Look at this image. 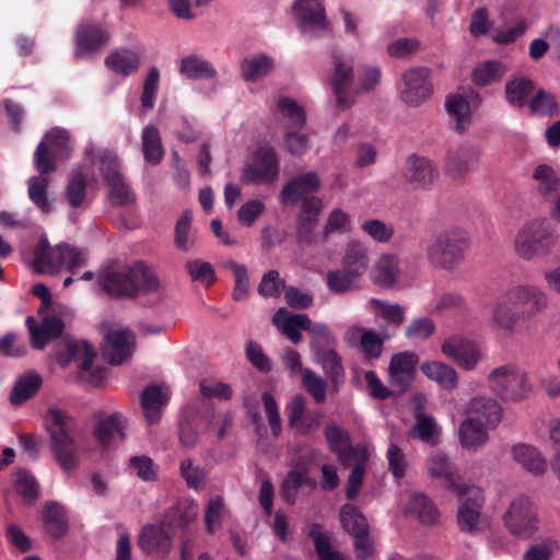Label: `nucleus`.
<instances>
[{
	"mask_svg": "<svg viewBox=\"0 0 560 560\" xmlns=\"http://www.w3.org/2000/svg\"><path fill=\"white\" fill-rule=\"evenodd\" d=\"M77 55L93 52L106 46L108 33L98 23L85 22L78 25L75 31Z\"/></svg>",
	"mask_w": 560,
	"mask_h": 560,
	"instance_id": "obj_24",
	"label": "nucleus"
},
{
	"mask_svg": "<svg viewBox=\"0 0 560 560\" xmlns=\"http://www.w3.org/2000/svg\"><path fill=\"white\" fill-rule=\"evenodd\" d=\"M459 441L464 448L476 450L488 441V432L482 422L467 417L459 427Z\"/></svg>",
	"mask_w": 560,
	"mask_h": 560,
	"instance_id": "obj_36",
	"label": "nucleus"
},
{
	"mask_svg": "<svg viewBox=\"0 0 560 560\" xmlns=\"http://www.w3.org/2000/svg\"><path fill=\"white\" fill-rule=\"evenodd\" d=\"M359 278L346 270L343 267L340 269L331 270L327 273V287L336 294H342L351 291Z\"/></svg>",
	"mask_w": 560,
	"mask_h": 560,
	"instance_id": "obj_59",
	"label": "nucleus"
},
{
	"mask_svg": "<svg viewBox=\"0 0 560 560\" xmlns=\"http://www.w3.org/2000/svg\"><path fill=\"white\" fill-rule=\"evenodd\" d=\"M311 337V351L316 354L320 351L336 347V338L325 324H313L312 322L306 328Z\"/></svg>",
	"mask_w": 560,
	"mask_h": 560,
	"instance_id": "obj_55",
	"label": "nucleus"
},
{
	"mask_svg": "<svg viewBox=\"0 0 560 560\" xmlns=\"http://www.w3.org/2000/svg\"><path fill=\"white\" fill-rule=\"evenodd\" d=\"M410 436L420 441L435 445L439 442V431L436 422L432 417L420 416L410 430Z\"/></svg>",
	"mask_w": 560,
	"mask_h": 560,
	"instance_id": "obj_58",
	"label": "nucleus"
},
{
	"mask_svg": "<svg viewBox=\"0 0 560 560\" xmlns=\"http://www.w3.org/2000/svg\"><path fill=\"white\" fill-rule=\"evenodd\" d=\"M202 417V411L194 407L192 405H188L184 410L183 418L179 423V441L186 447H192L198 441V431L195 428V422L197 419Z\"/></svg>",
	"mask_w": 560,
	"mask_h": 560,
	"instance_id": "obj_49",
	"label": "nucleus"
},
{
	"mask_svg": "<svg viewBox=\"0 0 560 560\" xmlns=\"http://www.w3.org/2000/svg\"><path fill=\"white\" fill-rule=\"evenodd\" d=\"M185 269L194 281L202 282L206 285H211L217 280L214 269L210 262L200 259L188 260L185 264Z\"/></svg>",
	"mask_w": 560,
	"mask_h": 560,
	"instance_id": "obj_61",
	"label": "nucleus"
},
{
	"mask_svg": "<svg viewBox=\"0 0 560 560\" xmlns=\"http://www.w3.org/2000/svg\"><path fill=\"white\" fill-rule=\"evenodd\" d=\"M199 389L202 398L191 405L202 411V417L206 421V428L210 429L215 424V413L212 404L208 401V399L214 397L221 400H229L232 396V389L228 384H209L206 381L200 382Z\"/></svg>",
	"mask_w": 560,
	"mask_h": 560,
	"instance_id": "obj_22",
	"label": "nucleus"
},
{
	"mask_svg": "<svg viewBox=\"0 0 560 560\" xmlns=\"http://www.w3.org/2000/svg\"><path fill=\"white\" fill-rule=\"evenodd\" d=\"M458 493V512L457 520L459 528L463 532L476 533L478 530V524L483 506L485 498L482 490L478 487L471 486L459 490H455Z\"/></svg>",
	"mask_w": 560,
	"mask_h": 560,
	"instance_id": "obj_14",
	"label": "nucleus"
},
{
	"mask_svg": "<svg viewBox=\"0 0 560 560\" xmlns=\"http://www.w3.org/2000/svg\"><path fill=\"white\" fill-rule=\"evenodd\" d=\"M100 171L108 187V197L113 206L125 207L135 202L136 196L121 174L116 156L104 155L101 159Z\"/></svg>",
	"mask_w": 560,
	"mask_h": 560,
	"instance_id": "obj_11",
	"label": "nucleus"
},
{
	"mask_svg": "<svg viewBox=\"0 0 560 560\" xmlns=\"http://www.w3.org/2000/svg\"><path fill=\"white\" fill-rule=\"evenodd\" d=\"M225 268L230 269L235 278L233 299L235 301L243 300L249 288V277L246 266L234 260H229L225 262Z\"/></svg>",
	"mask_w": 560,
	"mask_h": 560,
	"instance_id": "obj_62",
	"label": "nucleus"
},
{
	"mask_svg": "<svg viewBox=\"0 0 560 560\" xmlns=\"http://www.w3.org/2000/svg\"><path fill=\"white\" fill-rule=\"evenodd\" d=\"M275 68V60L266 54H256L245 57L240 63L241 78L245 82H256L270 74Z\"/></svg>",
	"mask_w": 560,
	"mask_h": 560,
	"instance_id": "obj_30",
	"label": "nucleus"
},
{
	"mask_svg": "<svg viewBox=\"0 0 560 560\" xmlns=\"http://www.w3.org/2000/svg\"><path fill=\"white\" fill-rule=\"evenodd\" d=\"M105 65L116 73L130 75L139 67V57L135 51L124 49L106 57Z\"/></svg>",
	"mask_w": 560,
	"mask_h": 560,
	"instance_id": "obj_51",
	"label": "nucleus"
},
{
	"mask_svg": "<svg viewBox=\"0 0 560 560\" xmlns=\"http://www.w3.org/2000/svg\"><path fill=\"white\" fill-rule=\"evenodd\" d=\"M451 118L454 119V129L463 133L470 125V106L463 95H453L447 98L445 104Z\"/></svg>",
	"mask_w": 560,
	"mask_h": 560,
	"instance_id": "obj_46",
	"label": "nucleus"
},
{
	"mask_svg": "<svg viewBox=\"0 0 560 560\" xmlns=\"http://www.w3.org/2000/svg\"><path fill=\"white\" fill-rule=\"evenodd\" d=\"M88 180L85 175L78 171L73 172L68 179L65 196L71 208H80L86 198Z\"/></svg>",
	"mask_w": 560,
	"mask_h": 560,
	"instance_id": "obj_54",
	"label": "nucleus"
},
{
	"mask_svg": "<svg viewBox=\"0 0 560 560\" xmlns=\"http://www.w3.org/2000/svg\"><path fill=\"white\" fill-rule=\"evenodd\" d=\"M179 72L190 80L213 79L217 77V70L207 60L190 55L180 60Z\"/></svg>",
	"mask_w": 560,
	"mask_h": 560,
	"instance_id": "obj_44",
	"label": "nucleus"
},
{
	"mask_svg": "<svg viewBox=\"0 0 560 560\" xmlns=\"http://www.w3.org/2000/svg\"><path fill=\"white\" fill-rule=\"evenodd\" d=\"M334 73L330 79V86L336 97L337 107L341 110L349 108L354 100L350 94L353 82L352 65L345 61L340 56H332Z\"/></svg>",
	"mask_w": 560,
	"mask_h": 560,
	"instance_id": "obj_16",
	"label": "nucleus"
},
{
	"mask_svg": "<svg viewBox=\"0 0 560 560\" xmlns=\"http://www.w3.org/2000/svg\"><path fill=\"white\" fill-rule=\"evenodd\" d=\"M167 404V397L156 384L147 386L141 394V406L145 420L152 424L160 420L161 408Z\"/></svg>",
	"mask_w": 560,
	"mask_h": 560,
	"instance_id": "obj_34",
	"label": "nucleus"
},
{
	"mask_svg": "<svg viewBox=\"0 0 560 560\" xmlns=\"http://www.w3.org/2000/svg\"><path fill=\"white\" fill-rule=\"evenodd\" d=\"M47 175L32 176L27 180V195L34 206L43 213H50L54 210L52 202L48 198L49 180Z\"/></svg>",
	"mask_w": 560,
	"mask_h": 560,
	"instance_id": "obj_41",
	"label": "nucleus"
},
{
	"mask_svg": "<svg viewBox=\"0 0 560 560\" xmlns=\"http://www.w3.org/2000/svg\"><path fill=\"white\" fill-rule=\"evenodd\" d=\"M142 152L145 162L158 165L164 156V148L158 128L153 125L142 130Z\"/></svg>",
	"mask_w": 560,
	"mask_h": 560,
	"instance_id": "obj_45",
	"label": "nucleus"
},
{
	"mask_svg": "<svg viewBox=\"0 0 560 560\" xmlns=\"http://www.w3.org/2000/svg\"><path fill=\"white\" fill-rule=\"evenodd\" d=\"M108 349L106 357L112 365H119L132 354L135 335L129 329H117L107 332Z\"/></svg>",
	"mask_w": 560,
	"mask_h": 560,
	"instance_id": "obj_25",
	"label": "nucleus"
},
{
	"mask_svg": "<svg viewBox=\"0 0 560 560\" xmlns=\"http://www.w3.org/2000/svg\"><path fill=\"white\" fill-rule=\"evenodd\" d=\"M534 179L538 183L539 194L546 198H555L560 189V179L555 170L546 164L538 165L533 174Z\"/></svg>",
	"mask_w": 560,
	"mask_h": 560,
	"instance_id": "obj_50",
	"label": "nucleus"
},
{
	"mask_svg": "<svg viewBox=\"0 0 560 560\" xmlns=\"http://www.w3.org/2000/svg\"><path fill=\"white\" fill-rule=\"evenodd\" d=\"M320 187V179L316 172H307L293 177L280 191V201L285 206H295L310 199H318L314 196Z\"/></svg>",
	"mask_w": 560,
	"mask_h": 560,
	"instance_id": "obj_15",
	"label": "nucleus"
},
{
	"mask_svg": "<svg viewBox=\"0 0 560 560\" xmlns=\"http://www.w3.org/2000/svg\"><path fill=\"white\" fill-rule=\"evenodd\" d=\"M503 521L508 530L522 539L532 537L539 528L537 508L530 498L524 494L513 499Z\"/></svg>",
	"mask_w": 560,
	"mask_h": 560,
	"instance_id": "obj_9",
	"label": "nucleus"
},
{
	"mask_svg": "<svg viewBox=\"0 0 560 560\" xmlns=\"http://www.w3.org/2000/svg\"><path fill=\"white\" fill-rule=\"evenodd\" d=\"M399 275V261L394 255H383L372 270V279L375 284L383 288L393 287Z\"/></svg>",
	"mask_w": 560,
	"mask_h": 560,
	"instance_id": "obj_38",
	"label": "nucleus"
},
{
	"mask_svg": "<svg viewBox=\"0 0 560 560\" xmlns=\"http://www.w3.org/2000/svg\"><path fill=\"white\" fill-rule=\"evenodd\" d=\"M42 386V377L36 373L20 377L10 393V402L19 406L33 397Z\"/></svg>",
	"mask_w": 560,
	"mask_h": 560,
	"instance_id": "obj_48",
	"label": "nucleus"
},
{
	"mask_svg": "<svg viewBox=\"0 0 560 560\" xmlns=\"http://www.w3.org/2000/svg\"><path fill=\"white\" fill-rule=\"evenodd\" d=\"M467 247V234L457 228L448 229L428 244L427 258L434 268L450 271L463 262Z\"/></svg>",
	"mask_w": 560,
	"mask_h": 560,
	"instance_id": "obj_5",
	"label": "nucleus"
},
{
	"mask_svg": "<svg viewBox=\"0 0 560 560\" xmlns=\"http://www.w3.org/2000/svg\"><path fill=\"white\" fill-rule=\"evenodd\" d=\"M279 175V158L273 147L262 144L254 153L253 163L242 170L246 185L272 184Z\"/></svg>",
	"mask_w": 560,
	"mask_h": 560,
	"instance_id": "obj_10",
	"label": "nucleus"
},
{
	"mask_svg": "<svg viewBox=\"0 0 560 560\" xmlns=\"http://www.w3.org/2000/svg\"><path fill=\"white\" fill-rule=\"evenodd\" d=\"M272 323L281 334L298 345L302 341L301 330L308 328L311 318L306 314L287 315L285 310L280 308L275 313Z\"/></svg>",
	"mask_w": 560,
	"mask_h": 560,
	"instance_id": "obj_26",
	"label": "nucleus"
},
{
	"mask_svg": "<svg viewBox=\"0 0 560 560\" xmlns=\"http://www.w3.org/2000/svg\"><path fill=\"white\" fill-rule=\"evenodd\" d=\"M324 435L330 451L337 454L340 460H346L353 456L351 440L345 429L336 424H328L324 429Z\"/></svg>",
	"mask_w": 560,
	"mask_h": 560,
	"instance_id": "obj_37",
	"label": "nucleus"
},
{
	"mask_svg": "<svg viewBox=\"0 0 560 560\" xmlns=\"http://www.w3.org/2000/svg\"><path fill=\"white\" fill-rule=\"evenodd\" d=\"M67 355L58 354L57 361L61 366H67L71 360H80V370L88 373V382L93 386H98L106 377L105 368L92 369L96 351L86 340H67Z\"/></svg>",
	"mask_w": 560,
	"mask_h": 560,
	"instance_id": "obj_12",
	"label": "nucleus"
},
{
	"mask_svg": "<svg viewBox=\"0 0 560 560\" xmlns=\"http://www.w3.org/2000/svg\"><path fill=\"white\" fill-rule=\"evenodd\" d=\"M129 468L143 481H154L158 478V467L147 455L130 457Z\"/></svg>",
	"mask_w": 560,
	"mask_h": 560,
	"instance_id": "obj_63",
	"label": "nucleus"
},
{
	"mask_svg": "<svg viewBox=\"0 0 560 560\" xmlns=\"http://www.w3.org/2000/svg\"><path fill=\"white\" fill-rule=\"evenodd\" d=\"M401 80L400 97L407 105L418 107L430 98L433 86L428 68L408 69L402 73Z\"/></svg>",
	"mask_w": 560,
	"mask_h": 560,
	"instance_id": "obj_13",
	"label": "nucleus"
},
{
	"mask_svg": "<svg viewBox=\"0 0 560 560\" xmlns=\"http://www.w3.org/2000/svg\"><path fill=\"white\" fill-rule=\"evenodd\" d=\"M467 413L485 425L495 427L501 421L502 409L495 399L480 396L469 401Z\"/></svg>",
	"mask_w": 560,
	"mask_h": 560,
	"instance_id": "obj_28",
	"label": "nucleus"
},
{
	"mask_svg": "<svg viewBox=\"0 0 560 560\" xmlns=\"http://www.w3.org/2000/svg\"><path fill=\"white\" fill-rule=\"evenodd\" d=\"M44 424L49 434L50 451L56 463L65 472L77 470L79 451L73 438L77 420L68 411L50 407L44 417Z\"/></svg>",
	"mask_w": 560,
	"mask_h": 560,
	"instance_id": "obj_3",
	"label": "nucleus"
},
{
	"mask_svg": "<svg viewBox=\"0 0 560 560\" xmlns=\"http://www.w3.org/2000/svg\"><path fill=\"white\" fill-rule=\"evenodd\" d=\"M423 374L436 382L442 388L452 390L457 386L458 377L456 371L439 361L427 362L421 365Z\"/></svg>",
	"mask_w": 560,
	"mask_h": 560,
	"instance_id": "obj_39",
	"label": "nucleus"
},
{
	"mask_svg": "<svg viewBox=\"0 0 560 560\" xmlns=\"http://www.w3.org/2000/svg\"><path fill=\"white\" fill-rule=\"evenodd\" d=\"M343 268L360 278L368 268L365 249L359 243H350L343 256Z\"/></svg>",
	"mask_w": 560,
	"mask_h": 560,
	"instance_id": "obj_57",
	"label": "nucleus"
},
{
	"mask_svg": "<svg viewBox=\"0 0 560 560\" xmlns=\"http://www.w3.org/2000/svg\"><path fill=\"white\" fill-rule=\"evenodd\" d=\"M427 468L432 477H442L447 489L459 490V477L454 471L453 465L445 453L436 452L432 454L427 462Z\"/></svg>",
	"mask_w": 560,
	"mask_h": 560,
	"instance_id": "obj_33",
	"label": "nucleus"
},
{
	"mask_svg": "<svg viewBox=\"0 0 560 560\" xmlns=\"http://www.w3.org/2000/svg\"><path fill=\"white\" fill-rule=\"evenodd\" d=\"M479 158L480 151L478 148L460 145L448 151L445 170L452 177L463 178L478 164Z\"/></svg>",
	"mask_w": 560,
	"mask_h": 560,
	"instance_id": "obj_21",
	"label": "nucleus"
},
{
	"mask_svg": "<svg viewBox=\"0 0 560 560\" xmlns=\"http://www.w3.org/2000/svg\"><path fill=\"white\" fill-rule=\"evenodd\" d=\"M534 89L535 85L532 80L524 77L514 78L505 83V98L511 106L523 108Z\"/></svg>",
	"mask_w": 560,
	"mask_h": 560,
	"instance_id": "obj_43",
	"label": "nucleus"
},
{
	"mask_svg": "<svg viewBox=\"0 0 560 560\" xmlns=\"http://www.w3.org/2000/svg\"><path fill=\"white\" fill-rule=\"evenodd\" d=\"M488 380L491 390L505 401H521L532 390L526 372L515 364L494 369Z\"/></svg>",
	"mask_w": 560,
	"mask_h": 560,
	"instance_id": "obj_8",
	"label": "nucleus"
},
{
	"mask_svg": "<svg viewBox=\"0 0 560 560\" xmlns=\"http://www.w3.org/2000/svg\"><path fill=\"white\" fill-rule=\"evenodd\" d=\"M278 109L290 120L292 126H304L306 121V113L293 98L288 96L280 97L278 101Z\"/></svg>",
	"mask_w": 560,
	"mask_h": 560,
	"instance_id": "obj_64",
	"label": "nucleus"
},
{
	"mask_svg": "<svg viewBox=\"0 0 560 560\" xmlns=\"http://www.w3.org/2000/svg\"><path fill=\"white\" fill-rule=\"evenodd\" d=\"M322 210L320 199H310L301 205L296 218L298 242L311 245L315 242V230L318 224V215Z\"/></svg>",
	"mask_w": 560,
	"mask_h": 560,
	"instance_id": "obj_19",
	"label": "nucleus"
},
{
	"mask_svg": "<svg viewBox=\"0 0 560 560\" xmlns=\"http://www.w3.org/2000/svg\"><path fill=\"white\" fill-rule=\"evenodd\" d=\"M340 521L343 529L352 537L370 534V526L364 514L358 506L346 503L340 509Z\"/></svg>",
	"mask_w": 560,
	"mask_h": 560,
	"instance_id": "obj_40",
	"label": "nucleus"
},
{
	"mask_svg": "<svg viewBox=\"0 0 560 560\" xmlns=\"http://www.w3.org/2000/svg\"><path fill=\"white\" fill-rule=\"evenodd\" d=\"M442 351L465 370H472L480 359L477 346L458 336L446 339L442 345Z\"/></svg>",
	"mask_w": 560,
	"mask_h": 560,
	"instance_id": "obj_20",
	"label": "nucleus"
},
{
	"mask_svg": "<svg viewBox=\"0 0 560 560\" xmlns=\"http://www.w3.org/2000/svg\"><path fill=\"white\" fill-rule=\"evenodd\" d=\"M126 420L119 412H113L106 417L100 418L94 428L93 436L97 444L107 448L117 439L125 440Z\"/></svg>",
	"mask_w": 560,
	"mask_h": 560,
	"instance_id": "obj_23",
	"label": "nucleus"
},
{
	"mask_svg": "<svg viewBox=\"0 0 560 560\" xmlns=\"http://www.w3.org/2000/svg\"><path fill=\"white\" fill-rule=\"evenodd\" d=\"M408 512L415 514L422 524L432 525L439 518L433 503L422 493L413 494L408 503Z\"/></svg>",
	"mask_w": 560,
	"mask_h": 560,
	"instance_id": "obj_52",
	"label": "nucleus"
},
{
	"mask_svg": "<svg viewBox=\"0 0 560 560\" xmlns=\"http://www.w3.org/2000/svg\"><path fill=\"white\" fill-rule=\"evenodd\" d=\"M505 72L504 65L499 60H488L472 71V82L479 86H486L501 79Z\"/></svg>",
	"mask_w": 560,
	"mask_h": 560,
	"instance_id": "obj_56",
	"label": "nucleus"
},
{
	"mask_svg": "<svg viewBox=\"0 0 560 560\" xmlns=\"http://www.w3.org/2000/svg\"><path fill=\"white\" fill-rule=\"evenodd\" d=\"M192 213L190 210H185L178 218L174 229V244L175 247L184 253H187L195 243V237L191 232Z\"/></svg>",
	"mask_w": 560,
	"mask_h": 560,
	"instance_id": "obj_53",
	"label": "nucleus"
},
{
	"mask_svg": "<svg viewBox=\"0 0 560 560\" xmlns=\"http://www.w3.org/2000/svg\"><path fill=\"white\" fill-rule=\"evenodd\" d=\"M548 305L546 294L536 285L520 284L509 289L494 304L492 320L497 328L511 335L518 323L540 314Z\"/></svg>",
	"mask_w": 560,
	"mask_h": 560,
	"instance_id": "obj_2",
	"label": "nucleus"
},
{
	"mask_svg": "<svg viewBox=\"0 0 560 560\" xmlns=\"http://www.w3.org/2000/svg\"><path fill=\"white\" fill-rule=\"evenodd\" d=\"M96 284L108 298L126 300L155 293L160 288V280L152 267L137 260L124 268L102 269L96 276Z\"/></svg>",
	"mask_w": 560,
	"mask_h": 560,
	"instance_id": "obj_1",
	"label": "nucleus"
},
{
	"mask_svg": "<svg viewBox=\"0 0 560 560\" xmlns=\"http://www.w3.org/2000/svg\"><path fill=\"white\" fill-rule=\"evenodd\" d=\"M196 516L197 506L195 504L178 503L164 513L162 525L170 529L185 528Z\"/></svg>",
	"mask_w": 560,
	"mask_h": 560,
	"instance_id": "obj_42",
	"label": "nucleus"
},
{
	"mask_svg": "<svg viewBox=\"0 0 560 560\" xmlns=\"http://www.w3.org/2000/svg\"><path fill=\"white\" fill-rule=\"evenodd\" d=\"M293 12L302 32L328 28L322 0H296L293 4Z\"/></svg>",
	"mask_w": 560,
	"mask_h": 560,
	"instance_id": "obj_18",
	"label": "nucleus"
},
{
	"mask_svg": "<svg viewBox=\"0 0 560 560\" xmlns=\"http://www.w3.org/2000/svg\"><path fill=\"white\" fill-rule=\"evenodd\" d=\"M303 486L315 488L316 481L307 476V470L303 465H296L288 472L281 483L280 494L282 500L285 503L293 505L296 501L298 493Z\"/></svg>",
	"mask_w": 560,
	"mask_h": 560,
	"instance_id": "obj_29",
	"label": "nucleus"
},
{
	"mask_svg": "<svg viewBox=\"0 0 560 560\" xmlns=\"http://www.w3.org/2000/svg\"><path fill=\"white\" fill-rule=\"evenodd\" d=\"M404 178L415 189H428L438 177V170L424 156L410 155L404 166Z\"/></svg>",
	"mask_w": 560,
	"mask_h": 560,
	"instance_id": "obj_17",
	"label": "nucleus"
},
{
	"mask_svg": "<svg viewBox=\"0 0 560 560\" xmlns=\"http://www.w3.org/2000/svg\"><path fill=\"white\" fill-rule=\"evenodd\" d=\"M307 536L314 544L317 560H347L342 552L334 549L329 534L323 530L320 524H312Z\"/></svg>",
	"mask_w": 560,
	"mask_h": 560,
	"instance_id": "obj_35",
	"label": "nucleus"
},
{
	"mask_svg": "<svg viewBox=\"0 0 560 560\" xmlns=\"http://www.w3.org/2000/svg\"><path fill=\"white\" fill-rule=\"evenodd\" d=\"M33 257L36 273L55 275L65 266L67 271L74 275L86 264V256L82 249L67 243L51 247L45 236L34 247Z\"/></svg>",
	"mask_w": 560,
	"mask_h": 560,
	"instance_id": "obj_4",
	"label": "nucleus"
},
{
	"mask_svg": "<svg viewBox=\"0 0 560 560\" xmlns=\"http://www.w3.org/2000/svg\"><path fill=\"white\" fill-rule=\"evenodd\" d=\"M514 459L527 471L539 475L546 469V460L533 446L518 444L512 448Z\"/></svg>",
	"mask_w": 560,
	"mask_h": 560,
	"instance_id": "obj_47",
	"label": "nucleus"
},
{
	"mask_svg": "<svg viewBox=\"0 0 560 560\" xmlns=\"http://www.w3.org/2000/svg\"><path fill=\"white\" fill-rule=\"evenodd\" d=\"M314 355V361L319 364L331 383L335 392L345 383L346 374L342 365V359L335 348L320 351Z\"/></svg>",
	"mask_w": 560,
	"mask_h": 560,
	"instance_id": "obj_31",
	"label": "nucleus"
},
{
	"mask_svg": "<svg viewBox=\"0 0 560 560\" xmlns=\"http://www.w3.org/2000/svg\"><path fill=\"white\" fill-rule=\"evenodd\" d=\"M44 530L54 539H62L69 530L65 509L57 502H46L42 513Z\"/></svg>",
	"mask_w": 560,
	"mask_h": 560,
	"instance_id": "obj_27",
	"label": "nucleus"
},
{
	"mask_svg": "<svg viewBox=\"0 0 560 560\" xmlns=\"http://www.w3.org/2000/svg\"><path fill=\"white\" fill-rule=\"evenodd\" d=\"M302 385L317 404H323L326 400L327 382L311 369L303 371Z\"/></svg>",
	"mask_w": 560,
	"mask_h": 560,
	"instance_id": "obj_60",
	"label": "nucleus"
},
{
	"mask_svg": "<svg viewBox=\"0 0 560 560\" xmlns=\"http://www.w3.org/2000/svg\"><path fill=\"white\" fill-rule=\"evenodd\" d=\"M71 140L68 130L54 127L49 129L34 152V165L40 175H49L57 170L56 161L68 159Z\"/></svg>",
	"mask_w": 560,
	"mask_h": 560,
	"instance_id": "obj_7",
	"label": "nucleus"
},
{
	"mask_svg": "<svg viewBox=\"0 0 560 560\" xmlns=\"http://www.w3.org/2000/svg\"><path fill=\"white\" fill-rule=\"evenodd\" d=\"M557 237L551 226L541 219L526 222L516 233L514 248L518 257L532 260L547 255L555 246Z\"/></svg>",
	"mask_w": 560,
	"mask_h": 560,
	"instance_id": "obj_6",
	"label": "nucleus"
},
{
	"mask_svg": "<svg viewBox=\"0 0 560 560\" xmlns=\"http://www.w3.org/2000/svg\"><path fill=\"white\" fill-rule=\"evenodd\" d=\"M138 545L147 553H167L171 549V537L163 527L147 525L139 535Z\"/></svg>",
	"mask_w": 560,
	"mask_h": 560,
	"instance_id": "obj_32",
	"label": "nucleus"
}]
</instances>
